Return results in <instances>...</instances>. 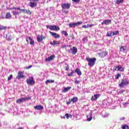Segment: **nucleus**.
Wrapping results in <instances>:
<instances>
[{"instance_id":"nucleus-1","label":"nucleus","mask_w":129,"mask_h":129,"mask_svg":"<svg viewBox=\"0 0 129 129\" xmlns=\"http://www.w3.org/2000/svg\"><path fill=\"white\" fill-rule=\"evenodd\" d=\"M86 59L87 61H88L89 66H90V67L94 66V64H95V62H96V58L87 57Z\"/></svg>"},{"instance_id":"nucleus-2","label":"nucleus","mask_w":129,"mask_h":129,"mask_svg":"<svg viewBox=\"0 0 129 129\" xmlns=\"http://www.w3.org/2000/svg\"><path fill=\"white\" fill-rule=\"evenodd\" d=\"M46 28L51 31H59L60 28L55 25H47Z\"/></svg>"},{"instance_id":"nucleus-3","label":"nucleus","mask_w":129,"mask_h":129,"mask_svg":"<svg viewBox=\"0 0 129 129\" xmlns=\"http://www.w3.org/2000/svg\"><path fill=\"white\" fill-rule=\"evenodd\" d=\"M115 35H119V31H109L107 33L106 36L107 37H112V36H114Z\"/></svg>"},{"instance_id":"nucleus-4","label":"nucleus","mask_w":129,"mask_h":129,"mask_svg":"<svg viewBox=\"0 0 129 129\" xmlns=\"http://www.w3.org/2000/svg\"><path fill=\"white\" fill-rule=\"evenodd\" d=\"M31 98V97L20 98L16 101V103L20 104V103H23V102H25V101H27V100H30Z\"/></svg>"},{"instance_id":"nucleus-5","label":"nucleus","mask_w":129,"mask_h":129,"mask_svg":"<svg viewBox=\"0 0 129 129\" xmlns=\"http://www.w3.org/2000/svg\"><path fill=\"white\" fill-rule=\"evenodd\" d=\"M27 83L28 85H34L36 82L34 80V77H31L30 79H27L26 80Z\"/></svg>"},{"instance_id":"nucleus-6","label":"nucleus","mask_w":129,"mask_h":129,"mask_svg":"<svg viewBox=\"0 0 129 129\" xmlns=\"http://www.w3.org/2000/svg\"><path fill=\"white\" fill-rule=\"evenodd\" d=\"M127 84H128V81L126 80H122L121 83L118 85L119 87L122 88L125 86Z\"/></svg>"},{"instance_id":"nucleus-7","label":"nucleus","mask_w":129,"mask_h":129,"mask_svg":"<svg viewBox=\"0 0 129 129\" xmlns=\"http://www.w3.org/2000/svg\"><path fill=\"white\" fill-rule=\"evenodd\" d=\"M70 7H71V4L69 3L62 4L61 5L62 10H69V9H70Z\"/></svg>"},{"instance_id":"nucleus-8","label":"nucleus","mask_w":129,"mask_h":129,"mask_svg":"<svg viewBox=\"0 0 129 129\" xmlns=\"http://www.w3.org/2000/svg\"><path fill=\"white\" fill-rule=\"evenodd\" d=\"M69 53H72L73 55H75L77 53V48L75 47H73L70 50H68Z\"/></svg>"},{"instance_id":"nucleus-9","label":"nucleus","mask_w":129,"mask_h":129,"mask_svg":"<svg viewBox=\"0 0 129 129\" xmlns=\"http://www.w3.org/2000/svg\"><path fill=\"white\" fill-rule=\"evenodd\" d=\"M82 22L80 21L79 22H77L76 23H70L69 24V26L70 28H74L76 27V26H79V25H82Z\"/></svg>"},{"instance_id":"nucleus-10","label":"nucleus","mask_w":129,"mask_h":129,"mask_svg":"<svg viewBox=\"0 0 129 129\" xmlns=\"http://www.w3.org/2000/svg\"><path fill=\"white\" fill-rule=\"evenodd\" d=\"M93 112L92 111L87 116V121H91V120H92V118H93Z\"/></svg>"},{"instance_id":"nucleus-11","label":"nucleus","mask_w":129,"mask_h":129,"mask_svg":"<svg viewBox=\"0 0 129 129\" xmlns=\"http://www.w3.org/2000/svg\"><path fill=\"white\" fill-rule=\"evenodd\" d=\"M16 78L17 79H18V80H20V79H21V78H25V76H24V72H19Z\"/></svg>"},{"instance_id":"nucleus-12","label":"nucleus","mask_w":129,"mask_h":129,"mask_svg":"<svg viewBox=\"0 0 129 129\" xmlns=\"http://www.w3.org/2000/svg\"><path fill=\"white\" fill-rule=\"evenodd\" d=\"M49 33L51 36H52V37H53V38H55V39H57V38L59 39V38H60L61 37L60 35L55 32H52L51 31H49Z\"/></svg>"},{"instance_id":"nucleus-13","label":"nucleus","mask_w":129,"mask_h":129,"mask_svg":"<svg viewBox=\"0 0 129 129\" xmlns=\"http://www.w3.org/2000/svg\"><path fill=\"white\" fill-rule=\"evenodd\" d=\"M26 41L27 42L28 44L30 43V45H34V44H35V41H34V40L32 39V38L30 37H27Z\"/></svg>"},{"instance_id":"nucleus-14","label":"nucleus","mask_w":129,"mask_h":129,"mask_svg":"<svg viewBox=\"0 0 129 129\" xmlns=\"http://www.w3.org/2000/svg\"><path fill=\"white\" fill-rule=\"evenodd\" d=\"M111 24V20H105L103 22L101 23V25H106V26Z\"/></svg>"},{"instance_id":"nucleus-15","label":"nucleus","mask_w":129,"mask_h":129,"mask_svg":"<svg viewBox=\"0 0 129 129\" xmlns=\"http://www.w3.org/2000/svg\"><path fill=\"white\" fill-rule=\"evenodd\" d=\"M21 11H22L24 14L29 15V16H31V15H32V12L29 10L21 9Z\"/></svg>"},{"instance_id":"nucleus-16","label":"nucleus","mask_w":129,"mask_h":129,"mask_svg":"<svg viewBox=\"0 0 129 129\" xmlns=\"http://www.w3.org/2000/svg\"><path fill=\"white\" fill-rule=\"evenodd\" d=\"M108 53H107V51H102L99 53V55L100 57H101V58H103V57H105V56H107V54Z\"/></svg>"},{"instance_id":"nucleus-17","label":"nucleus","mask_w":129,"mask_h":129,"mask_svg":"<svg viewBox=\"0 0 129 129\" xmlns=\"http://www.w3.org/2000/svg\"><path fill=\"white\" fill-rule=\"evenodd\" d=\"M46 37H43V35H38L37 37L38 42H42Z\"/></svg>"},{"instance_id":"nucleus-18","label":"nucleus","mask_w":129,"mask_h":129,"mask_svg":"<svg viewBox=\"0 0 129 129\" xmlns=\"http://www.w3.org/2000/svg\"><path fill=\"white\" fill-rule=\"evenodd\" d=\"M34 108L36 110H43V109H44V107L42 105H36L34 106Z\"/></svg>"},{"instance_id":"nucleus-19","label":"nucleus","mask_w":129,"mask_h":129,"mask_svg":"<svg viewBox=\"0 0 129 129\" xmlns=\"http://www.w3.org/2000/svg\"><path fill=\"white\" fill-rule=\"evenodd\" d=\"M54 58H55V56L54 55H51L50 56L46 58L45 61H47V62H50V61H51V60H53Z\"/></svg>"},{"instance_id":"nucleus-20","label":"nucleus","mask_w":129,"mask_h":129,"mask_svg":"<svg viewBox=\"0 0 129 129\" xmlns=\"http://www.w3.org/2000/svg\"><path fill=\"white\" fill-rule=\"evenodd\" d=\"M71 89V87H64L63 89L62 90V92L63 93H65L66 92H68V91H69Z\"/></svg>"},{"instance_id":"nucleus-21","label":"nucleus","mask_w":129,"mask_h":129,"mask_svg":"<svg viewBox=\"0 0 129 129\" xmlns=\"http://www.w3.org/2000/svg\"><path fill=\"white\" fill-rule=\"evenodd\" d=\"M117 68H118L117 71H120V72H122L123 71H124V68L121 67V65H118Z\"/></svg>"},{"instance_id":"nucleus-22","label":"nucleus","mask_w":129,"mask_h":129,"mask_svg":"<svg viewBox=\"0 0 129 129\" xmlns=\"http://www.w3.org/2000/svg\"><path fill=\"white\" fill-rule=\"evenodd\" d=\"M78 101V98L77 97H73L71 99V102H73V103H75V102H77Z\"/></svg>"},{"instance_id":"nucleus-23","label":"nucleus","mask_w":129,"mask_h":129,"mask_svg":"<svg viewBox=\"0 0 129 129\" xmlns=\"http://www.w3.org/2000/svg\"><path fill=\"white\" fill-rule=\"evenodd\" d=\"M12 18V15H11V13L7 12L6 15L5 19H11Z\"/></svg>"},{"instance_id":"nucleus-24","label":"nucleus","mask_w":129,"mask_h":129,"mask_svg":"<svg viewBox=\"0 0 129 129\" xmlns=\"http://www.w3.org/2000/svg\"><path fill=\"white\" fill-rule=\"evenodd\" d=\"M99 94H96L94 95V96H92V100H96L97 98H99Z\"/></svg>"},{"instance_id":"nucleus-25","label":"nucleus","mask_w":129,"mask_h":129,"mask_svg":"<svg viewBox=\"0 0 129 129\" xmlns=\"http://www.w3.org/2000/svg\"><path fill=\"white\" fill-rule=\"evenodd\" d=\"M29 6L31 8H35V7H37V4L33 2H30L29 3Z\"/></svg>"},{"instance_id":"nucleus-26","label":"nucleus","mask_w":129,"mask_h":129,"mask_svg":"<svg viewBox=\"0 0 129 129\" xmlns=\"http://www.w3.org/2000/svg\"><path fill=\"white\" fill-rule=\"evenodd\" d=\"M76 73L78 74V75H82V73L81 72V71H80V69H77L75 71Z\"/></svg>"},{"instance_id":"nucleus-27","label":"nucleus","mask_w":129,"mask_h":129,"mask_svg":"<svg viewBox=\"0 0 129 129\" xmlns=\"http://www.w3.org/2000/svg\"><path fill=\"white\" fill-rule=\"evenodd\" d=\"M12 14H13L14 16H17V15H19L20 12L19 11L15 10L12 12Z\"/></svg>"},{"instance_id":"nucleus-28","label":"nucleus","mask_w":129,"mask_h":129,"mask_svg":"<svg viewBox=\"0 0 129 129\" xmlns=\"http://www.w3.org/2000/svg\"><path fill=\"white\" fill-rule=\"evenodd\" d=\"M54 82H55L54 80H47L45 81V84H48V83H54Z\"/></svg>"},{"instance_id":"nucleus-29","label":"nucleus","mask_w":129,"mask_h":129,"mask_svg":"<svg viewBox=\"0 0 129 129\" xmlns=\"http://www.w3.org/2000/svg\"><path fill=\"white\" fill-rule=\"evenodd\" d=\"M72 115L71 114H69L68 113H67L65 114V117H66L67 118H72Z\"/></svg>"},{"instance_id":"nucleus-30","label":"nucleus","mask_w":129,"mask_h":129,"mask_svg":"<svg viewBox=\"0 0 129 129\" xmlns=\"http://www.w3.org/2000/svg\"><path fill=\"white\" fill-rule=\"evenodd\" d=\"M122 3H123V0H116L115 4L119 5L120 4H122Z\"/></svg>"},{"instance_id":"nucleus-31","label":"nucleus","mask_w":129,"mask_h":129,"mask_svg":"<svg viewBox=\"0 0 129 129\" xmlns=\"http://www.w3.org/2000/svg\"><path fill=\"white\" fill-rule=\"evenodd\" d=\"M74 74H75V72L72 71L71 73H69L68 76H74Z\"/></svg>"},{"instance_id":"nucleus-32","label":"nucleus","mask_w":129,"mask_h":129,"mask_svg":"<svg viewBox=\"0 0 129 129\" xmlns=\"http://www.w3.org/2000/svg\"><path fill=\"white\" fill-rule=\"evenodd\" d=\"M7 27L6 26H0V31H3V30H7Z\"/></svg>"},{"instance_id":"nucleus-33","label":"nucleus","mask_w":129,"mask_h":129,"mask_svg":"<svg viewBox=\"0 0 129 129\" xmlns=\"http://www.w3.org/2000/svg\"><path fill=\"white\" fill-rule=\"evenodd\" d=\"M53 43L54 46H55V45H60V41H57L53 40Z\"/></svg>"},{"instance_id":"nucleus-34","label":"nucleus","mask_w":129,"mask_h":129,"mask_svg":"<svg viewBox=\"0 0 129 129\" xmlns=\"http://www.w3.org/2000/svg\"><path fill=\"white\" fill-rule=\"evenodd\" d=\"M122 129H128V125L125 124L121 126Z\"/></svg>"},{"instance_id":"nucleus-35","label":"nucleus","mask_w":129,"mask_h":129,"mask_svg":"<svg viewBox=\"0 0 129 129\" xmlns=\"http://www.w3.org/2000/svg\"><path fill=\"white\" fill-rule=\"evenodd\" d=\"M120 50L121 52H124V51H125V48H124V46H121Z\"/></svg>"},{"instance_id":"nucleus-36","label":"nucleus","mask_w":129,"mask_h":129,"mask_svg":"<svg viewBox=\"0 0 129 129\" xmlns=\"http://www.w3.org/2000/svg\"><path fill=\"white\" fill-rule=\"evenodd\" d=\"M9 10H18L19 11H21V8H15V7H13V8H9Z\"/></svg>"},{"instance_id":"nucleus-37","label":"nucleus","mask_w":129,"mask_h":129,"mask_svg":"<svg viewBox=\"0 0 129 129\" xmlns=\"http://www.w3.org/2000/svg\"><path fill=\"white\" fill-rule=\"evenodd\" d=\"M61 34H62V35H64V36H68V33H67V32L65 31H62L61 32Z\"/></svg>"},{"instance_id":"nucleus-38","label":"nucleus","mask_w":129,"mask_h":129,"mask_svg":"<svg viewBox=\"0 0 129 129\" xmlns=\"http://www.w3.org/2000/svg\"><path fill=\"white\" fill-rule=\"evenodd\" d=\"M80 1L81 0H72V2L76 3V4H78L79 3H80Z\"/></svg>"},{"instance_id":"nucleus-39","label":"nucleus","mask_w":129,"mask_h":129,"mask_svg":"<svg viewBox=\"0 0 129 129\" xmlns=\"http://www.w3.org/2000/svg\"><path fill=\"white\" fill-rule=\"evenodd\" d=\"M12 79H13V75H11L10 77H8V80L10 81Z\"/></svg>"},{"instance_id":"nucleus-40","label":"nucleus","mask_w":129,"mask_h":129,"mask_svg":"<svg viewBox=\"0 0 129 129\" xmlns=\"http://www.w3.org/2000/svg\"><path fill=\"white\" fill-rule=\"evenodd\" d=\"M119 77H120V74H118L117 75L115 76V79H118Z\"/></svg>"},{"instance_id":"nucleus-41","label":"nucleus","mask_w":129,"mask_h":129,"mask_svg":"<svg viewBox=\"0 0 129 129\" xmlns=\"http://www.w3.org/2000/svg\"><path fill=\"white\" fill-rule=\"evenodd\" d=\"M82 28H89V25H83L82 26Z\"/></svg>"},{"instance_id":"nucleus-42","label":"nucleus","mask_w":129,"mask_h":129,"mask_svg":"<svg viewBox=\"0 0 129 129\" xmlns=\"http://www.w3.org/2000/svg\"><path fill=\"white\" fill-rule=\"evenodd\" d=\"M123 92H124V90H121L119 92V94H122V93H123Z\"/></svg>"},{"instance_id":"nucleus-43","label":"nucleus","mask_w":129,"mask_h":129,"mask_svg":"<svg viewBox=\"0 0 129 129\" xmlns=\"http://www.w3.org/2000/svg\"><path fill=\"white\" fill-rule=\"evenodd\" d=\"M117 69H118L117 67H114L113 68V70H114V71H117Z\"/></svg>"},{"instance_id":"nucleus-44","label":"nucleus","mask_w":129,"mask_h":129,"mask_svg":"<svg viewBox=\"0 0 129 129\" xmlns=\"http://www.w3.org/2000/svg\"><path fill=\"white\" fill-rule=\"evenodd\" d=\"M103 117H107L108 116V114L106 113L104 115H103Z\"/></svg>"},{"instance_id":"nucleus-45","label":"nucleus","mask_w":129,"mask_h":129,"mask_svg":"<svg viewBox=\"0 0 129 129\" xmlns=\"http://www.w3.org/2000/svg\"><path fill=\"white\" fill-rule=\"evenodd\" d=\"M32 67H33V66L30 65V66H29L28 67H26V69H30V68H32Z\"/></svg>"},{"instance_id":"nucleus-46","label":"nucleus","mask_w":129,"mask_h":129,"mask_svg":"<svg viewBox=\"0 0 129 129\" xmlns=\"http://www.w3.org/2000/svg\"><path fill=\"white\" fill-rule=\"evenodd\" d=\"M75 83L76 84H79V83H80V81H75Z\"/></svg>"},{"instance_id":"nucleus-47","label":"nucleus","mask_w":129,"mask_h":129,"mask_svg":"<svg viewBox=\"0 0 129 129\" xmlns=\"http://www.w3.org/2000/svg\"><path fill=\"white\" fill-rule=\"evenodd\" d=\"M88 40L87 37H85L83 39L84 42H87Z\"/></svg>"},{"instance_id":"nucleus-48","label":"nucleus","mask_w":129,"mask_h":129,"mask_svg":"<svg viewBox=\"0 0 129 129\" xmlns=\"http://www.w3.org/2000/svg\"><path fill=\"white\" fill-rule=\"evenodd\" d=\"M124 117L120 118V120H124Z\"/></svg>"},{"instance_id":"nucleus-49","label":"nucleus","mask_w":129,"mask_h":129,"mask_svg":"<svg viewBox=\"0 0 129 129\" xmlns=\"http://www.w3.org/2000/svg\"><path fill=\"white\" fill-rule=\"evenodd\" d=\"M39 1L40 0H32V2H33V3H35L36 2H39Z\"/></svg>"},{"instance_id":"nucleus-50","label":"nucleus","mask_w":129,"mask_h":129,"mask_svg":"<svg viewBox=\"0 0 129 129\" xmlns=\"http://www.w3.org/2000/svg\"><path fill=\"white\" fill-rule=\"evenodd\" d=\"M89 28H91V27H93L94 25L93 24H90L89 25Z\"/></svg>"},{"instance_id":"nucleus-51","label":"nucleus","mask_w":129,"mask_h":129,"mask_svg":"<svg viewBox=\"0 0 129 129\" xmlns=\"http://www.w3.org/2000/svg\"><path fill=\"white\" fill-rule=\"evenodd\" d=\"M50 45H51L52 46H54V42H50Z\"/></svg>"},{"instance_id":"nucleus-52","label":"nucleus","mask_w":129,"mask_h":129,"mask_svg":"<svg viewBox=\"0 0 129 129\" xmlns=\"http://www.w3.org/2000/svg\"><path fill=\"white\" fill-rule=\"evenodd\" d=\"M66 47H67V46H66V45H62V46H61V47H62V48H66Z\"/></svg>"},{"instance_id":"nucleus-53","label":"nucleus","mask_w":129,"mask_h":129,"mask_svg":"<svg viewBox=\"0 0 129 129\" xmlns=\"http://www.w3.org/2000/svg\"><path fill=\"white\" fill-rule=\"evenodd\" d=\"M66 71H68L69 70V68L66 67Z\"/></svg>"},{"instance_id":"nucleus-54","label":"nucleus","mask_w":129,"mask_h":129,"mask_svg":"<svg viewBox=\"0 0 129 129\" xmlns=\"http://www.w3.org/2000/svg\"><path fill=\"white\" fill-rule=\"evenodd\" d=\"M123 104H124V105H127V104H129V103L126 102V103H124Z\"/></svg>"},{"instance_id":"nucleus-55","label":"nucleus","mask_w":129,"mask_h":129,"mask_svg":"<svg viewBox=\"0 0 129 129\" xmlns=\"http://www.w3.org/2000/svg\"><path fill=\"white\" fill-rule=\"evenodd\" d=\"M71 102H71H70V101L68 102L67 103V104H68V105L70 104Z\"/></svg>"},{"instance_id":"nucleus-56","label":"nucleus","mask_w":129,"mask_h":129,"mask_svg":"<svg viewBox=\"0 0 129 129\" xmlns=\"http://www.w3.org/2000/svg\"><path fill=\"white\" fill-rule=\"evenodd\" d=\"M17 129H24V127H19Z\"/></svg>"},{"instance_id":"nucleus-57","label":"nucleus","mask_w":129,"mask_h":129,"mask_svg":"<svg viewBox=\"0 0 129 129\" xmlns=\"http://www.w3.org/2000/svg\"><path fill=\"white\" fill-rule=\"evenodd\" d=\"M64 13H65L66 14H67V13H68V12H67V11H64Z\"/></svg>"}]
</instances>
